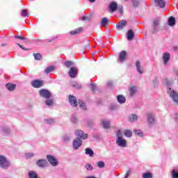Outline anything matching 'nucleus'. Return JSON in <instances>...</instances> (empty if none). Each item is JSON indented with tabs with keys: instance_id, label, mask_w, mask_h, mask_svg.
<instances>
[{
	"instance_id": "f257e3e1",
	"label": "nucleus",
	"mask_w": 178,
	"mask_h": 178,
	"mask_svg": "<svg viewBox=\"0 0 178 178\" xmlns=\"http://www.w3.org/2000/svg\"><path fill=\"white\" fill-rule=\"evenodd\" d=\"M10 166V161L3 155H0V168L8 169Z\"/></svg>"
},
{
	"instance_id": "f03ea898",
	"label": "nucleus",
	"mask_w": 178,
	"mask_h": 178,
	"mask_svg": "<svg viewBox=\"0 0 178 178\" xmlns=\"http://www.w3.org/2000/svg\"><path fill=\"white\" fill-rule=\"evenodd\" d=\"M168 94L170 95L173 102H175L176 105H178V92L170 88L168 90Z\"/></svg>"
},
{
	"instance_id": "7ed1b4c3",
	"label": "nucleus",
	"mask_w": 178,
	"mask_h": 178,
	"mask_svg": "<svg viewBox=\"0 0 178 178\" xmlns=\"http://www.w3.org/2000/svg\"><path fill=\"white\" fill-rule=\"evenodd\" d=\"M74 134L78 137L79 140H87V138H88V134L84 133L81 129H76Z\"/></svg>"
},
{
	"instance_id": "20e7f679",
	"label": "nucleus",
	"mask_w": 178,
	"mask_h": 178,
	"mask_svg": "<svg viewBox=\"0 0 178 178\" xmlns=\"http://www.w3.org/2000/svg\"><path fill=\"white\" fill-rule=\"evenodd\" d=\"M115 144L121 148H127V140L123 138V137L117 138Z\"/></svg>"
},
{
	"instance_id": "39448f33",
	"label": "nucleus",
	"mask_w": 178,
	"mask_h": 178,
	"mask_svg": "<svg viewBox=\"0 0 178 178\" xmlns=\"http://www.w3.org/2000/svg\"><path fill=\"white\" fill-rule=\"evenodd\" d=\"M47 159L48 162L51 165V166H58L59 165V162L58 161V159L55 158V156H52V154L47 155Z\"/></svg>"
},
{
	"instance_id": "423d86ee",
	"label": "nucleus",
	"mask_w": 178,
	"mask_h": 178,
	"mask_svg": "<svg viewBox=\"0 0 178 178\" xmlns=\"http://www.w3.org/2000/svg\"><path fill=\"white\" fill-rule=\"evenodd\" d=\"M147 122L149 127L152 129V126L155 124V117L154 114L149 113L147 115Z\"/></svg>"
},
{
	"instance_id": "0eeeda50",
	"label": "nucleus",
	"mask_w": 178,
	"mask_h": 178,
	"mask_svg": "<svg viewBox=\"0 0 178 178\" xmlns=\"http://www.w3.org/2000/svg\"><path fill=\"white\" fill-rule=\"evenodd\" d=\"M39 95L42 97V98H45L47 99L52 97V93L47 89H42L39 91Z\"/></svg>"
},
{
	"instance_id": "6e6552de",
	"label": "nucleus",
	"mask_w": 178,
	"mask_h": 178,
	"mask_svg": "<svg viewBox=\"0 0 178 178\" xmlns=\"http://www.w3.org/2000/svg\"><path fill=\"white\" fill-rule=\"evenodd\" d=\"M83 145V140L81 139H74L73 142H72V147L73 149L77 150L79 149V148H80V147H81V145Z\"/></svg>"
},
{
	"instance_id": "1a4fd4ad",
	"label": "nucleus",
	"mask_w": 178,
	"mask_h": 178,
	"mask_svg": "<svg viewBox=\"0 0 178 178\" xmlns=\"http://www.w3.org/2000/svg\"><path fill=\"white\" fill-rule=\"evenodd\" d=\"M36 165L38 166V168L44 169V168L48 167V161H47L46 159H39L36 161Z\"/></svg>"
},
{
	"instance_id": "9d476101",
	"label": "nucleus",
	"mask_w": 178,
	"mask_h": 178,
	"mask_svg": "<svg viewBox=\"0 0 178 178\" xmlns=\"http://www.w3.org/2000/svg\"><path fill=\"white\" fill-rule=\"evenodd\" d=\"M127 53L126 51H122L119 54L118 63H123L126 60Z\"/></svg>"
},
{
	"instance_id": "9b49d317",
	"label": "nucleus",
	"mask_w": 178,
	"mask_h": 178,
	"mask_svg": "<svg viewBox=\"0 0 178 178\" xmlns=\"http://www.w3.org/2000/svg\"><path fill=\"white\" fill-rule=\"evenodd\" d=\"M152 33H156L159 31V19H154L152 25Z\"/></svg>"
},
{
	"instance_id": "f8f14e48",
	"label": "nucleus",
	"mask_w": 178,
	"mask_h": 178,
	"mask_svg": "<svg viewBox=\"0 0 178 178\" xmlns=\"http://www.w3.org/2000/svg\"><path fill=\"white\" fill-rule=\"evenodd\" d=\"M31 86L33 88H40V87H42V81L38 79L33 80L31 82Z\"/></svg>"
},
{
	"instance_id": "ddd939ff",
	"label": "nucleus",
	"mask_w": 178,
	"mask_h": 178,
	"mask_svg": "<svg viewBox=\"0 0 178 178\" xmlns=\"http://www.w3.org/2000/svg\"><path fill=\"white\" fill-rule=\"evenodd\" d=\"M109 12H116L118 10V3L115 1H111L108 6Z\"/></svg>"
},
{
	"instance_id": "4468645a",
	"label": "nucleus",
	"mask_w": 178,
	"mask_h": 178,
	"mask_svg": "<svg viewBox=\"0 0 178 178\" xmlns=\"http://www.w3.org/2000/svg\"><path fill=\"white\" fill-rule=\"evenodd\" d=\"M69 102L72 106H77V99L74 95H69Z\"/></svg>"
},
{
	"instance_id": "2eb2a0df",
	"label": "nucleus",
	"mask_w": 178,
	"mask_h": 178,
	"mask_svg": "<svg viewBox=\"0 0 178 178\" xmlns=\"http://www.w3.org/2000/svg\"><path fill=\"white\" fill-rule=\"evenodd\" d=\"M154 4L156 6L161 8V9H163L166 5V1H165V0H154Z\"/></svg>"
},
{
	"instance_id": "dca6fc26",
	"label": "nucleus",
	"mask_w": 178,
	"mask_h": 178,
	"mask_svg": "<svg viewBox=\"0 0 178 178\" xmlns=\"http://www.w3.org/2000/svg\"><path fill=\"white\" fill-rule=\"evenodd\" d=\"M136 67L139 74H143L144 73V67L141 66V63H140V61L137 60L136 62Z\"/></svg>"
},
{
	"instance_id": "f3484780",
	"label": "nucleus",
	"mask_w": 178,
	"mask_h": 178,
	"mask_svg": "<svg viewBox=\"0 0 178 178\" xmlns=\"http://www.w3.org/2000/svg\"><path fill=\"white\" fill-rule=\"evenodd\" d=\"M69 76L72 79H74L77 76V68L72 67L69 71Z\"/></svg>"
},
{
	"instance_id": "a211bd4d",
	"label": "nucleus",
	"mask_w": 178,
	"mask_h": 178,
	"mask_svg": "<svg viewBox=\"0 0 178 178\" xmlns=\"http://www.w3.org/2000/svg\"><path fill=\"white\" fill-rule=\"evenodd\" d=\"M127 24V22L124 20L120 21L118 24L116 25V29L118 30H123V29H124Z\"/></svg>"
},
{
	"instance_id": "6ab92c4d",
	"label": "nucleus",
	"mask_w": 178,
	"mask_h": 178,
	"mask_svg": "<svg viewBox=\"0 0 178 178\" xmlns=\"http://www.w3.org/2000/svg\"><path fill=\"white\" fill-rule=\"evenodd\" d=\"M102 124L104 129H109L111 127V121L104 119L102 120Z\"/></svg>"
},
{
	"instance_id": "aec40b11",
	"label": "nucleus",
	"mask_w": 178,
	"mask_h": 178,
	"mask_svg": "<svg viewBox=\"0 0 178 178\" xmlns=\"http://www.w3.org/2000/svg\"><path fill=\"white\" fill-rule=\"evenodd\" d=\"M163 59L164 65H168V62H169V60L170 59V54H169V52H166L164 54Z\"/></svg>"
},
{
	"instance_id": "412c9836",
	"label": "nucleus",
	"mask_w": 178,
	"mask_h": 178,
	"mask_svg": "<svg viewBox=\"0 0 178 178\" xmlns=\"http://www.w3.org/2000/svg\"><path fill=\"white\" fill-rule=\"evenodd\" d=\"M6 87L8 90V91H13L16 88V85L11 83H8L6 85Z\"/></svg>"
},
{
	"instance_id": "4be33fe9",
	"label": "nucleus",
	"mask_w": 178,
	"mask_h": 178,
	"mask_svg": "<svg viewBox=\"0 0 178 178\" xmlns=\"http://www.w3.org/2000/svg\"><path fill=\"white\" fill-rule=\"evenodd\" d=\"M82 31L83 28L80 27L75 29L74 31H71L70 32V34H71V35H76L77 34H80V33H81Z\"/></svg>"
},
{
	"instance_id": "5701e85b",
	"label": "nucleus",
	"mask_w": 178,
	"mask_h": 178,
	"mask_svg": "<svg viewBox=\"0 0 178 178\" xmlns=\"http://www.w3.org/2000/svg\"><path fill=\"white\" fill-rule=\"evenodd\" d=\"M175 24H176V19L175 17H170V19H168V26L173 27Z\"/></svg>"
},
{
	"instance_id": "b1692460",
	"label": "nucleus",
	"mask_w": 178,
	"mask_h": 178,
	"mask_svg": "<svg viewBox=\"0 0 178 178\" xmlns=\"http://www.w3.org/2000/svg\"><path fill=\"white\" fill-rule=\"evenodd\" d=\"M127 37V40L129 41H131V40H133V38H134V33L133 32V30L128 31Z\"/></svg>"
},
{
	"instance_id": "393cba45",
	"label": "nucleus",
	"mask_w": 178,
	"mask_h": 178,
	"mask_svg": "<svg viewBox=\"0 0 178 178\" xmlns=\"http://www.w3.org/2000/svg\"><path fill=\"white\" fill-rule=\"evenodd\" d=\"M117 99L119 104H124L126 102V97L122 95L117 96Z\"/></svg>"
},
{
	"instance_id": "a878e982",
	"label": "nucleus",
	"mask_w": 178,
	"mask_h": 178,
	"mask_svg": "<svg viewBox=\"0 0 178 178\" xmlns=\"http://www.w3.org/2000/svg\"><path fill=\"white\" fill-rule=\"evenodd\" d=\"M85 154L86 155H89V156L92 157L94 156V151L91 148H86L85 149Z\"/></svg>"
},
{
	"instance_id": "bb28decb",
	"label": "nucleus",
	"mask_w": 178,
	"mask_h": 178,
	"mask_svg": "<svg viewBox=\"0 0 178 178\" xmlns=\"http://www.w3.org/2000/svg\"><path fill=\"white\" fill-rule=\"evenodd\" d=\"M72 138V136L70 135H64L62 137V140L64 143H69Z\"/></svg>"
},
{
	"instance_id": "cd10ccee",
	"label": "nucleus",
	"mask_w": 178,
	"mask_h": 178,
	"mask_svg": "<svg viewBox=\"0 0 178 178\" xmlns=\"http://www.w3.org/2000/svg\"><path fill=\"white\" fill-rule=\"evenodd\" d=\"M54 70H55V67L51 65L45 69L44 73H46V74H48L51 73V72H54Z\"/></svg>"
},
{
	"instance_id": "c85d7f7f",
	"label": "nucleus",
	"mask_w": 178,
	"mask_h": 178,
	"mask_svg": "<svg viewBox=\"0 0 178 178\" xmlns=\"http://www.w3.org/2000/svg\"><path fill=\"white\" fill-rule=\"evenodd\" d=\"M28 175L29 178H39L37 173L34 171H29Z\"/></svg>"
},
{
	"instance_id": "c756f323",
	"label": "nucleus",
	"mask_w": 178,
	"mask_h": 178,
	"mask_svg": "<svg viewBox=\"0 0 178 178\" xmlns=\"http://www.w3.org/2000/svg\"><path fill=\"white\" fill-rule=\"evenodd\" d=\"M45 104L47 106H52V105H54V99H50V97L48 99H46Z\"/></svg>"
},
{
	"instance_id": "7c9ffc66",
	"label": "nucleus",
	"mask_w": 178,
	"mask_h": 178,
	"mask_svg": "<svg viewBox=\"0 0 178 178\" xmlns=\"http://www.w3.org/2000/svg\"><path fill=\"white\" fill-rule=\"evenodd\" d=\"M109 22H110L109 19H108L106 17H104L102 19L101 25L103 27H105V26H106V24H108V23H109Z\"/></svg>"
},
{
	"instance_id": "2f4dec72",
	"label": "nucleus",
	"mask_w": 178,
	"mask_h": 178,
	"mask_svg": "<svg viewBox=\"0 0 178 178\" xmlns=\"http://www.w3.org/2000/svg\"><path fill=\"white\" fill-rule=\"evenodd\" d=\"M176 76L174 77L173 80L170 81L169 80V79L165 78L163 81L165 83V84H166L167 86H170V84H172V83H173V81H175V80H176Z\"/></svg>"
},
{
	"instance_id": "473e14b6",
	"label": "nucleus",
	"mask_w": 178,
	"mask_h": 178,
	"mask_svg": "<svg viewBox=\"0 0 178 178\" xmlns=\"http://www.w3.org/2000/svg\"><path fill=\"white\" fill-rule=\"evenodd\" d=\"M172 178H178V168H175L172 171Z\"/></svg>"
},
{
	"instance_id": "72a5a7b5",
	"label": "nucleus",
	"mask_w": 178,
	"mask_h": 178,
	"mask_svg": "<svg viewBox=\"0 0 178 178\" xmlns=\"http://www.w3.org/2000/svg\"><path fill=\"white\" fill-rule=\"evenodd\" d=\"M79 105L83 109V111H86L87 109V107L86 106V104L83 102V100H79Z\"/></svg>"
},
{
	"instance_id": "f704fd0d",
	"label": "nucleus",
	"mask_w": 178,
	"mask_h": 178,
	"mask_svg": "<svg viewBox=\"0 0 178 178\" xmlns=\"http://www.w3.org/2000/svg\"><path fill=\"white\" fill-rule=\"evenodd\" d=\"M137 119H138V117L136 114H132L129 117L130 122H137Z\"/></svg>"
},
{
	"instance_id": "c9c22d12",
	"label": "nucleus",
	"mask_w": 178,
	"mask_h": 178,
	"mask_svg": "<svg viewBox=\"0 0 178 178\" xmlns=\"http://www.w3.org/2000/svg\"><path fill=\"white\" fill-rule=\"evenodd\" d=\"M124 134L125 137H131V136H133V132L129 129H127L124 131Z\"/></svg>"
},
{
	"instance_id": "e433bc0d",
	"label": "nucleus",
	"mask_w": 178,
	"mask_h": 178,
	"mask_svg": "<svg viewBox=\"0 0 178 178\" xmlns=\"http://www.w3.org/2000/svg\"><path fill=\"white\" fill-rule=\"evenodd\" d=\"M65 66H66V67H73L72 66H74V63L72 61H65Z\"/></svg>"
},
{
	"instance_id": "4c0bfd02",
	"label": "nucleus",
	"mask_w": 178,
	"mask_h": 178,
	"mask_svg": "<svg viewBox=\"0 0 178 178\" xmlns=\"http://www.w3.org/2000/svg\"><path fill=\"white\" fill-rule=\"evenodd\" d=\"M71 122H72V123H74V124L79 123V119L77 118V116L73 115L71 118Z\"/></svg>"
},
{
	"instance_id": "58836bf2",
	"label": "nucleus",
	"mask_w": 178,
	"mask_h": 178,
	"mask_svg": "<svg viewBox=\"0 0 178 178\" xmlns=\"http://www.w3.org/2000/svg\"><path fill=\"white\" fill-rule=\"evenodd\" d=\"M33 56L35 60H41V58H42V56L40 53L34 54Z\"/></svg>"
},
{
	"instance_id": "ea45409f",
	"label": "nucleus",
	"mask_w": 178,
	"mask_h": 178,
	"mask_svg": "<svg viewBox=\"0 0 178 178\" xmlns=\"http://www.w3.org/2000/svg\"><path fill=\"white\" fill-rule=\"evenodd\" d=\"M125 1H127L129 0H125ZM132 3H133L134 8H137V6L140 5V0H132Z\"/></svg>"
},
{
	"instance_id": "a19ab883",
	"label": "nucleus",
	"mask_w": 178,
	"mask_h": 178,
	"mask_svg": "<svg viewBox=\"0 0 178 178\" xmlns=\"http://www.w3.org/2000/svg\"><path fill=\"white\" fill-rule=\"evenodd\" d=\"M134 134H136V136H138L139 137H143V132L141 131V130L135 129L134 130Z\"/></svg>"
},
{
	"instance_id": "79ce46f5",
	"label": "nucleus",
	"mask_w": 178,
	"mask_h": 178,
	"mask_svg": "<svg viewBox=\"0 0 178 178\" xmlns=\"http://www.w3.org/2000/svg\"><path fill=\"white\" fill-rule=\"evenodd\" d=\"M143 178H152V173L146 172L143 175Z\"/></svg>"
},
{
	"instance_id": "37998d69",
	"label": "nucleus",
	"mask_w": 178,
	"mask_h": 178,
	"mask_svg": "<svg viewBox=\"0 0 178 178\" xmlns=\"http://www.w3.org/2000/svg\"><path fill=\"white\" fill-rule=\"evenodd\" d=\"M97 166L100 169H103V168H105V163L104 161H99L97 162Z\"/></svg>"
},
{
	"instance_id": "c03bdc74",
	"label": "nucleus",
	"mask_w": 178,
	"mask_h": 178,
	"mask_svg": "<svg viewBox=\"0 0 178 178\" xmlns=\"http://www.w3.org/2000/svg\"><path fill=\"white\" fill-rule=\"evenodd\" d=\"M21 15L24 17H29V13H27V10H22Z\"/></svg>"
},
{
	"instance_id": "a18cd8bd",
	"label": "nucleus",
	"mask_w": 178,
	"mask_h": 178,
	"mask_svg": "<svg viewBox=\"0 0 178 178\" xmlns=\"http://www.w3.org/2000/svg\"><path fill=\"white\" fill-rule=\"evenodd\" d=\"M129 91H130L131 95H134V94H136V87L133 86V87L130 88Z\"/></svg>"
},
{
	"instance_id": "49530a36",
	"label": "nucleus",
	"mask_w": 178,
	"mask_h": 178,
	"mask_svg": "<svg viewBox=\"0 0 178 178\" xmlns=\"http://www.w3.org/2000/svg\"><path fill=\"white\" fill-rule=\"evenodd\" d=\"M73 87H74V88H76V90H80V88H81V84L75 82V83L73 84Z\"/></svg>"
},
{
	"instance_id": "de8ad7c7",
	"label": "nucleus",
	"mask_w": 178,
	"mask_h": 178,
	"mask_svg": "<svg viewBox=\"0 0 178 178\" xmlns=\"http://www.w3.org/2000/svg\"><path fill=\"white\" fill-rule=\"evenodd\" d=\"M110 109H111V111H115V109H118V105H116V104H111L110 106Z\"/></svg>"
},
{
	"instance_id": "09e8293b",
	"label": "nucleus",
	"mask_w": 178,
	"mask_h": 178,
	"mask_svg": "<svg viewBox=\"0 0 178 178\" xmlns=\"http://www.w3.org/2000/svg\"><path fill=\"white\" fill-rule=\"evenodd\" d=\"M46 122L49 124H54V123H55V120L50 118V119L46 120Z\"/></svg>"
},
{
	"instance_id": "8fccbe9b",
	"label": "nucleus",
	"mask_w": 178,
	"mask_h": 178,
	"mask_svg": "<svg viewBox=\"0 0 178 178\" xmlns=\"http://www.w3.org/2000/svg\"><path fill=\"white\" fill-rule=\"evenodd\" d=\"M3 133H5L6 134H9V133H10V129L8 127H4L3 129Z\"/></svg>"
},
{
	"instance_id": "3c124183",
	"label": "nucleus",
	"mask_w": 178,
	"mask_h": 178,
	"mask_svg": "<svg viewBox=\"0 0 178 178\" xmlns=\"http://www.w3.org/2000/svg\"><path fill=\"white\" fill-rule=\"evenodd\" d=\"M85 168H86V169L87 170H89V171H91V170H92V169H94V168H92V165H90V164H87V165L85 166Z\"/></svg>"
},
{
	"instance_id": "603ef678",
	"label": "nucleus",
	"mask_w": 178,
	"mask_h": 178,
	"mask_svg": "<svg viewBox=\"0 0 178 178\" xmlns=\"http://www.w3.org/2000/svg\"><path fill=\"white\" fill-rule=\"evenodd\" d=\"M81 20H83V22H84L85 20H88V22H90L91 20V17H87V16H83V17H82Z\"/></svg>"
},
{
	"instance_id": "864d4df0",
	"label": "nucleus",
	"mask_w": 178,
	"mask_h": 178,
	"mask_svg": "<svg viewBox=\"0 0 178 178\" xmlns=\"http://www.w3.org/2000/svg\"><path fill=\"white\" fill-rule=\"evenodd\" d=\"M25 156L26 158H33V156H34V154H33V153H26L25 154Z\"/></svg>"
},
{
	"instance_id": "5fc2aeb1",
	"label": "nucleus",
	"mask_w": 178,
	"mask_h": 178,
	"mask_svg": "<svg viewBox=\"0 0 178 178\" xmlns=\"http://www.w3.org/2000/svg\"><path fill=\"white\" fill-rule=\"evenodd\" d=\"M90 86L92 91H95V90H97V85L91 83Z\"/></svg>"
},
{
	"instance_id": "6e6d98bb",
	"label": "nucleus",
	"mask_w": 178,
	"mask_h": 178,
	"mask_svg": "<svg viewBox=\"0 0 178 178\" xmlns=\"http://www.w3.org/2000/svg\"><path fill=\"white\" fill-rule=\"evenodd\" d=\"M116 136H117V138H118V137H122V131L120 130L117 131Z\"/></svg>"
},
{
	"instance_id": "4d7b16f0",
	"label": "nucleus",
	"mask_w": 178,
	"mask_h": 178,
	"mask_svg": "<svg viewBox=\"0 0 178 178\" xmlns=\"http://www.w3.org/2000/svg\"><path fill=\"white\" fill-rule=\"evenodd\" d=\"M15 38H17L18 40H27V38H23L22 36H19V35H15Z\"/></svg>"
},
{
	"instance_id": "13d9d810",
	"label": "nucleus",
	"mask_w": 178,
	"mask_h": 178,
	"mask_svg": "<svg viewBox=\"0 0 178 178\" xmlns=\"http://www.w3.org/2000/svg\"><path fill=\"white\" fill-rule=\"evenodd\" d=\"M130 173H131V171L129 170H127L126 174H125V177L124 178H127L130 176Z\"/></svg>"
},
{
	"instance_id": "bf43d9fd",
	"label": "nucleus",
	"mask_w": 178,
	"mask_h": 178,
	"mask_svg": "<svg viewBox=\"0 0 178 178\" xmlns=\"http://www.w3.org/2000/svg\"><path fill=\"white\" fill-rule=\"evenodd\" d=\"M174 120L175 122H178V113H176L174 116Z\"/></svg>"
},
{
	"instance_id": "052dcab7",
	"label": "nucleus",
	"mask_w": 178,
	"mask_h": 178,
	"mask_svg": "<svg viewBox=\"0 0 178 178\" xmlns=\"http://www.w3.org/2000/svg\"><path fill=\"white\" fill-rule=\"evenodd\" d=\"M113 84V83L111 81H108L107 82L108 87H112Z\"/></svg>"
},
{
	"instance_id": "680f3d73",
	"label": "nucleus",
	"mask_w": 178,
	"mask_h": 178,
	"mask_svg": "<svg viewBox=\"0 0 178 178\" xmlns=\"http://www.w3.org/2000/svg\"><path fill=\"white\" fill-rule=\"evenodd\" d=\"M18 47H19V48H21V49H24V51H27V49H26V48H24V47L20 44H17Z\"/></svg>"
},
{
	"instance_id": "e2e57ef3",
	"label": "nucleus",
	"mask_w": 178,
	"mask_h": 178,
	"mask_svg": "<svg viewBox=\"0 0 178 178\" xmlns=\"http://www.w3.org/2000/svg\"><path fill=\"white\" fill-rule=\"evenodd\" d=\"M56 38H58L57 37H56V38H51V40H49V42H51V41H55V40H56Z\"/></svg>"
},
{
	"instance_id": "0e129e2a",
	"label": "nucleus",
	"mask_w": 178,
	"mask_h": 178,
	"mask_svg": "<svg viewBox=\"0 0 178 178\" xmlns=\"http://www.w3.org/2000/svg\"><path fill=\"white\" fill-rule=\"evenodd\" d=\"M86 178H97V177H95L94 176H89V177H87Z\"/></svg>"
},
{
	"instance_id": "69168bd1",
	"label": "nucleus",
	"mask_w": 178,
	"mask_h": 178,
	"mask_svg": "<svg viewBox=\"0 0 178 178\" xmlns=\"http://www.w3.org/2000/svg\"><path fill=\"white\" fill-rule=\"evenodd\" d=\"M1 47H6V43L1 44Z\"/></svg>"
},
{
	"instance_id": "338daca9",
	"label": "nucleus",
	"mask_w": 178,
	"mask_h": 178,
	"mask_svg": "<svg viewBox=\"0 0 178 178\" xmlns=\"http://www.w3.org/2000/svg\"><path fill=\"white\" fill-rule=\"evenodd\" d=\"M90 1V2L91 3H92L93 2H95V0H89Z\"/></svg>"
},
{
	"instance_id": "774afa93",
	"label": "nucleus",
	"mask_w": 178,
	"mask_h": 178,
	"mask_svg": "<svg viewBox=\"0 0 178 178\" xmlns=\"http://www.w3.org/2000/svg\"><path fill=\"white\" fill-rule=\"evenodd\" d=\"M86 47H88V45H86Z\"/></svg>"
}]
</instances>
